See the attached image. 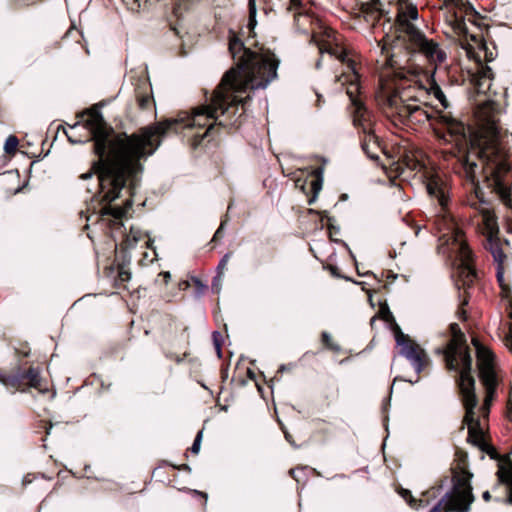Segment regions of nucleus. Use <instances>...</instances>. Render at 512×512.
Instances as JSON below:
<instances>
[{
  "label": "nucleus",
  "instance_id": "f257e3e1",
  "mask_svg": "<svg viewBox=\"0 0 512 512\" xmlns=\"http://www.w3.org/2000/svg\"><path fill=\"white\" fill-rule=\"evenodd\" d=\"M381 74L379 101L386 106V113L393 121L402 124H424L429 122L436 135L445 142H453L456 147L454 155L463 169V175L475 185L477 175L481 172L486 178L492 177L499 194L505 198L507 190L501 184V176L508 172L507 151L500 141L498 128L500 111L498 105L487 101L476 110L478 128L467 139L464 126L450 115L431 108L421 96L432 94L444 109L449 107L441 88L432 82L427 90L419 89L418 95H412L411 89L398 92L392 88ZM477 194V187L474 186Z\"/></svg>",
  "mask_w": 512,
  "mask_h": 512
},
{
  "label": "nucleus",
  "instance_id": "f03ea898",
  "mask_svg": "<svg viewBox=\"0 0 512 512\" xmlns=\"http://www.w3.org/2000/svg\"><path fill=\"white\" fill-rule=\"evenodd\" d=\"M80 117L83 126L91 134L97 157L91 169L80 178L86 180L97 175L104 202L115 201L121 197L122 192L132 197L141 181L143 162L155 152L160 145V137L175 121L159 122L143 127L137 133L127 134L114 132L97 109H90ZM132 204V198H128L123 206L108 204L101 209V214L122 219Z\"/></svg>",
  "mask_w": 512,
  "mask_h": 512
},
{
  "label": "nucleus",
  "instance_id": "7ed1b4c3",
  "mask_svg": "<svg viewBox=\"0 0 512 512\" xmlns=\"http://www.w3.org/2000/svg\"><path fill=\"white\" fill-rule=\"evenodd\" d=\"M229 51L237 61L236 67L226 72L210 103L195 108L186 124L190 127H207L202 138L212 130L215 122L219 125L229 124L220 117H231L238 111L243 101L239 94L249 89H264L277 77L279 60L269 50L252 51L245 48L238 38L232 37Z\"/></svg>",
  "mask_w": 512,
  "mask_h": 512
},
{
  "label": "nucleus",
  "instance_id": "20e7f679",
  "mask_svg": "<svg viewBox=\"0 0 512 512\" xmlns=\"http://www.w3.org/2000/svg\"><path fill=\"white\" fill-rule=\"evenodd\" d=\"M450 329L452 339L446 350V362L450 369L461 368L458 386L461 402L465 409L464 422L468 427V439L482 450H486V421L496 388L501 381L500 372L494 361L493 353L473 339L477 350L479 378L486 394L482 407L476 410L478 398L475 392V380L471 376L472 358L465 344V336L456 323L451 324Z\"/></svg>",
  "mask_w": 512,
  "mask_h": 512
},
{
  "label": "nucleus",
  "instance_id": "39448f33",
  "mask_svg": "<svg viewBox=\"0 0 512 512\" xmlns=\"http://www.w3.org/2000/svg\"><path fill=\"white\" fill-rule=\"evenodd\" d=\"M396 36L386 35L378 42L381 55L377 64L382 70H391L395 77L406 78L409 52H420L431 63H441L446 54L437 43L428 40L412 23L418 18L417 7L410 0H397ZM408 72L410 68L407 67Z\"/></svg>",
  "mask_w": 512,
  "mask_h": 512
},
{
  "label": "nucleus",
  "instance_id": "423d86ee",
  "mask_svg": "<svg viewBox=\"0 0 512 512\" xmlns=\"http://www.w3.org/2000/svg\"><path fill=\"white\" fill-rule=\"evenodd\" d=\"M313 41L316 43L319 53H327L341 61L346 66L344 71L337 79L342 85H347L346 93L352 104L355 106L354 123L362 129L363 138L361 146L364 153L371 159H378L382 151L377 136L371 128V122L368 119V113L357 99L359 92V76L355 70V62L347 58L346 52L341 45L338 34L331 28H323L317 34H314Z\"/></svg>",
  "mask_w": 512,
  "mask_h": 512
},
{
  "label": "nucleus",
  "instance_id": "0eeeda50",
  "mask_svg": "<svg viewBox=\"0 0 512 512\" xmlns=\"http://www.w3.org/2000/svg\"><path fill=\"white\" fill-rule=\"evenodd\" d=\"M426 189L429 196L437 200L442 209L443 214L438 226L440 231L446 232L442 234L441 238H445L446 242L451 245V250L457 254L460 262V277L463 278L464 285H468L473 282L476 275L472 266V253L466 244L463 232L445 211L449 202V186L440 174L432 173L426 179Z\"/></svg>",
  "mask_w": 512,
  "mask_h": 512
},
{
  "label": "nucleus",
  "instance_id": "6e6552de",
  "mask_svg": "<svg viewBox=\"0 0 512 512\" xmlns=\"http://www.w3.org/2000/svg\"><path fill=\"white\" fill-rule=\"evenodd\" d=\"M461 46L465 50L466 56L475 61L476 67L475 72L472 74L471 82L479 93L487 92L491 87L493 72L482 61H492L494 59L493 51L488 48L481 33L466 35L461 40Z\"/></svg>",
  "mask_w": 512,
  "mask_h": 512
},
{
  "label": "nucleus",
  "instance_id": "1a4fd4ad",
  "mask_svg": "<svg viewBox=\"0 0 512 512\" xmlns=\"http://www.w3.org/2000/svg\"><path fill=\"white\" fill-rule=\"evenodd\" d=\"M470 206L474 208L481 217L483 233L486 236L485 247L491 252L494 261L498 264L497 276L498 280L501 282L503 278L502 265L506 257L504 253V245H508V241H502L499 238L495 215L484 202L470 201Z\"/></svg>",
  "mask_w": 512,
  "mask_h": 512
},
{
  "label": "nucleus",
  "instance_id": "9d476101",
  "mask_svg": "<svg viewBox=\"0 0 512 512\" xmlns=\"http://www.w3.org/2000/svg\"><path fill=\"white\" fill-rule=\"evenodd\" d=\"M472 474L464 467L458 466L454 470L453 489L446 495L445 508L450 512H469L474 502L471 479Z\"/></svg>",
  "mask_w": 512,
  "mask_h": 512
},
{
  "label": "nucleus",
  "instance_id": "9b49d317",
  "mask_svg": "<svg viewBox=\"0 0 512 512\" xmlns=\"http://www.w3.org/2000/svg\"><path fill=\"white\" fill-rule=\"evenodd\" d=\"M397 344L400 346V354L411 363L417 373H420L428 363L426 352L404 335L397 337Z\"/></svg>",
  "mask_w": 512,
  "mask_h": 512
},
{
  "label": "nucleus",
  "instance_id": "f8f14e48",
  "mask_svg": "<svg viewBox=\"0 0 512 512\" xmlns=\"http://www.w3.org/2000/svg\"><path fill=\"white\" fill-rule=\"evenodd\" d=\"M449 14L453 16V26L458 33H466L464 19L466 16L476 15L474 8L467 0H445Z\"/></svg>",
  "mask_w": 512,
  "mask_h": 512
},
{
  "label": "nucleus",
  "instance_id": "ddd939ff",
  "mask_svg": "<svg viewBox=\"0 0 512 512\" xmlns=\"http://www.w3.org/2000/svg\"><path fill=\"white\" fill-rule=\"evenodd\" d=\"M501 483L508 487V502L512 504V460L503 461L499 464L497 471Z\"/></svg>",
  "mask_w": 512,
  "mask_h": 512
},
{
  "label": "nucleus",
  "instance_id": "4468645a",
  "mask_svg": "<svg viewBox=\"0 0 512 512\" xmlns=\"http://www.w3.org/2000/svg\"><path fill=\"white\" fill-rule=\"evenodd\" d=\"M26 378L31 387L38 388L40 386V376L37 370L30 368L26 373Z\"/></svg>",
  "mask_w": 512,
  "mask_h": 512
},
{
  "label": "nucleus",
  "instance_id": "2eb2a0df",
  "mask_svg": "<svg viewBox=\"0 0 512 512\" xmlns=\"http://www.w3.org/2000/svg\"><path fill=\"white\" fill-rule=\"evenodd\" d=\"M19 141L18 139L11 135L9 136L4 144V150L7 154H14L16 152V149L18 147Z\"/></svg>",
  "mask_w": 512,
  "mask_h": 512
},
{
  "label": "nucleus",
  "instance_id": "dca6fc26",
  "mask_svg": "<svg viewBox=\"0 0 512 512\" xmlns=\"http://www.w3.org/2000/svg\"><path fill=\"white\" fill-rule=\"evenodd\" d=\"M248 7H249V26H250L251 29H253L254 26L256 25L255 17H256V14H257L255 0H249L248 1Z\"/></svg>",
  "mask_w": 512,
  "mask_h": 512
},
{
  "label": "nucleus",
  "instance_id": "f3484780",
  "mask_svg": "<svg viewBox=\"0 0 512 512\" xmlns=\"http://www.w3.org/2000/svg\"><path fill=\"white\" fill-rule=\"evenodd\" d=\"M322 341L323 343L329 348V349H332V350H336L338 351L339 350V346L336 345L333 341H332V337L329 333L327 332H323L322 333Z\"/></svg>",
  "mask_w": 512,
  "mask_h": 512
},
{
  "label": "nucleus",
  "instance_id": "a211bd4d",
  "mask_svg": "<svg viewBox=\"0 0 512 512\" xmlns=\"http://www.w3.org/2000/svg\"><path fill=\"white\" fill-rule=\"evenodd\" d=\"M203 432L199 431L196 435V438L192 444L191 451L194 454H198L201 448V441H202Z\"/></svg>",
  "mask_w": 512,
  "mask_h": 512
},
{
  "label": "nucleus",
  "instance_id": "6ab92c4d",
  "mask_svg": "<svg viewBox=\"0 0 512 512\" xmlns=\"http://www.w3.org/2000/svg\"><path fill=\"white\" fill-rule=\"evenodd\" d=\"M399 494L403 499H405L410 505L414 502V498L411 494V492L407 489H400Z\"/></svg>",
  "mask_w": 512,
  "mask_h": 512
},
{
  "label": "nucleus",
  "instance_id": "aec40b11",
  "mask_svg": "<svg viewBox=\"0 0 512 512\" xmlns=\"http://www.w3.org/2000/svg\"><path fill=\"white\" fill-rule=\"evenodd\" d=\"M509 316L512 318V308L509 311ZM506 346L512 352V323L509 326V332L506 336Z\"/></svg>",
  "mask_w": 512,
  "mask_h": 512
},
{
  "label": "nucleus",
  "instance_id": "412c9836",
  "mask_svg": "<svg viewBox=\"0 0 512 512\" xmlns=\"http://www.w3.org/2000/svg\"><path fill=\"white\" fill-rule=\"evenodd\" d=\"M150 102H151V98L148 95L140 96L138 98V103H139V106H140L141 109L148 108V106L150 105Z\"/></svg>",
  "mask_w": 512,
  "mask_h": 512
},
{
  "label": "nucleus",
  "instance_id": "4be33fe9",
  "mask_svg": "<svg viewBox=\"0 0 512 512\" xmlns=\"http://www.w3.org/2000/svg\"><path fill=\"white\" fill-rule=\"evenodd\" d=\"M231 257V254L230 253H227L223 256V258L221 259V261L219 262V265H218V269L223 272L226 267H227V264L229 262V259Z\"/></svg>",
  "mask_w": 512,
  "mask_h": 512
},
{
  "label": "nucleus",
  "instance_id": "5701e85b",
  "mask_svg": "<svg viewBox=\"0 0 512 512\" xmlns=\"http://www.w3.org/2000/svg\"><path fill=\"white\" fill-rule=\"evenodd\" d=\"M217 336H219V333L215 332L214 333V339H215L216 350H217L218 356H221V346H220V344L217 341V338H216Z\"/></svg>",
  "mask_w": 512,
  "mask_h": 512
},
{
  "label": "nucleus",
  "instance_id": "b1692460",
  "mask_svg": "<svg viewBox=\"0 0 512 512\" xmlns=\"http://www.w3.org/2000/svg\"><path fill=\"white\" fill-rule=\"evenodd\" d=\"M159 276H162V277L164 278L165 283H168V281H169V280H170V278H171V274H170V272H167V271H166V272H161V273L159 274Z\"/></svg>",
  "mask_w": 512,
  "mask_h": 512
},
{
  "label": "nucleus",
  "instance_id": "393cba45",
  "mask_svg": "<svg viewBox=\"0 0 512 512\" xmlns=\"http://www.w3.org/2000/svg\"><path fill=\"white\" fill-rule=\"evenodd\" d=\"M290 4L292 7L297 8L302 5V0H290Z\"/></svg>",
  "mask_w": 512,
  "mask_h": 512
},
{
  "label": "nucleus",
  "instance_id": "a878e982",
  "mask_svg": "<svg viewBox=\"0 0 512 512\" xmlns=\"http://www.w3.org/2000/svg\"><path fill=\"white\" fill-rule=\"evenodd\" d=\"M132 10H138L141 8V4L139 0H134L133 5L130 7Z\"/></svg>",
  "mask_w": 512,
  "mask_h": 512
},
{
  "label": "nucleus",
  "instance_id": "bb28decb",
  "mask_svg": "<svg viewBox=\"0 0 512 512\" xmlns=\"http://www.w3.org/2000/svg\"><path fill=\"white\" fill-rule=\"evenodd\" d=\"M120 277L122 280H128L130 277V274L128 272H121Z\"/></svg>",
  "mask_w": 512,
  "mask_h": 512
},
{
  "label": "nucleus",
  "instance_id": "cd10ccee",
  "mask_svg": "<svg viewBox=\"0 0 512 512\" xmlns=\"http://www.w3.org/2000/svg\"><path fill=\"white\" fill-rule=\"evenodd\" d=\"M483 499L485 501H489L491 499V495H490V492L489 491H485L482 495Z\"/></svg>",
  "mask_w": 512,
  "mask_h": 512
},
{
  "label": "nucleus",
  "instance_id": "c85d7f7f",
  "mask_svg": "<svg viewBox=\"0 0 512 512\" xmlns=\"http://www.w3.org/2000/svg\"><path fill=\"white\" fill-rule=\"evenodd\" d=\"M223 226H224V223H222V224L220 225V227L218 228V230L216 231V233H215V235H214V238L219 237V236L221 235V233H222V229H223Z\"/></svg>",
  "mask_w": 512,
  "mask_h": 512
},
{
  "label": "nucleus",
  "instance_id": "c756f323",
  "mask_svg": "<svg viewBox=\"0 0 512 512\" xmlns=\"http://www.w3.org/2000/svg\"><path fill=\"white\" fill-rule=\"evenodd\" d=\"M465 315H466V311H465L464 309H462V308H461V309L458 311V316H459V318L465 319V318H466V316H465Z\"/></svg>",
  "mask_w": 512,
  "mask_h": 512
},
{
  "label": "nucleus",
  "instance_id": "7c9ffc66",
  "mask_svg": "<svg viewBox=\"0 0 512 512\" xmlns=\"http://www.w3.org/2000/svg\"><path fill=\"white\" fill-rule=\"evenodd\" d=\"M409 167H411L412 169H417L418 166L420 167V163L418 161L416 162H413L412 164H407Z\"/></svg>",
  "mask_w": 512,
  "mask_h": 512
},
{
  "label": "nucleus",
  "instance_id": "2f4dec72",
  "mask_svg": "<svg viewBox=\"0 0 512 512\" xmlns=\"http://www.w3.org/2000/svg\"><path fill=\"white\" fill-rule=\"evenodd\" d=\"M429 512H438V507L436 506V507L432 508Z\"/></svg>",
  "mask_w": 512,
  "mask_h": 512
},
{
  "label": "nucleus",
  "instance_id": "473e14b6",
  "mask_svg": "<svg viewBox=\"0 0 512 512\" xmlns=\"http://www.w3.org/2000/svg\"><path fill=\"white\" fill-rule=\"evenodd\" d=\"M313 185L315 190L319 189V187H317V182H314Z\"/></svg>",
  "mask_w": 512,
  "mask_h": 512
},
{
  "label": "nucleus",
  "instance_id": "72a5a7b5",
  "mask_svg": "<svg viewBox=\"0 0 512 512\" xmlns=\"http://www.w3.org/2000/svg\"><path fill=\"white\" fill-rule=\"evenodd\" d=\"M467 303H468L467 299H464V300L462 301V306H463V305H466Z\"/></svg>",
  "mask_w": 512,
  "mask_h": 512
},
{
  "label": "nucleus",
  "instance_id": "f704fd0d",
  "mask_svg": "<svg viewBox=\"0 0 512 512\" xmlns=\"http://www.w3.org/2000/svg\"><path fill=\"white\" fill-rule=\"evenodd\" d=\"M316 67L319 68L320 67V62H317L316 63Z\"/></svg>",
  "mask_w": 512,
  "mask_h": 512
}]
</instances>
